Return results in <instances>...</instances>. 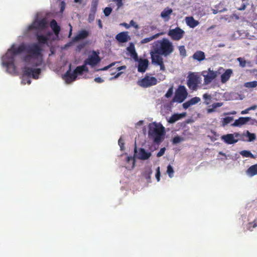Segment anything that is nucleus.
<instances>
[{
	"mask_svg": "<svg viewBox=\"0 0 257 257\" xmlns=\"http://www.w3.org/2000/svg\"><path fill=\"white\" fill-rule=\"evenodd\" d=\"M94 81L96 83H102L104 82V80L100 77H96L94 78Z\"/></svg>",
	"mask_w": 257,
	"mask_h": 257,
	"instance_id": "55",
	"label": "nucleus"
},
{
	"mask_svg": "<svg viewBox=\"0 0 257 257\" xmlns=\"http://www.w3.org/2000/svg\"><path fill=\"white\" fill-rule=\"evenodd\" d=\"M190 101L192 104V105H194L197 103H198L200 101V98L198 97H194L190 99Z\"/></svg>",
	"mask_w": 257,
	"mask_h": 257,
	"instance_id": "41",
	"label": "nucleus"
},
{
	"mask_svg": "<svg viewBox=\"0 0 257 257\" xmlns=\"http://www.w3.org/2000/svg\"><path fill=\"white\" fill-rule=\"evenodd\" d=\"M11 49L16 55L22 52L36 54L38 50V47L36 43L32 44H22L18 47L13 45Z\"/></svg>",
	"mask_w": 257,
	"mask_h": 257,
	"instance_id": "4",
	"label": "nucleus"
},
{
	"mask_svg": "<svg viewBox=\"0 0 257 257\" xmlns=\"http://www.w3.org/2000/svg\"><path fill=\"white\" fill-rule=\"evenodd\" d=\"M128 50L130 51L132 57L135 60H137L138 58V54L136 53V51L135 50V48L134 47L133 48H128Z\"/></svg>",
	"mask_w": 257,
	"mask_h": 257,
	"instance_id": "34",
	"label": "nucleus"
},
{
	"mask_svg": "<svg viewBox=\"0 0 257 257\" xmlns=\"http://www.w3.org/2000/svg\"><path fill=\"white\" fill-rule=\"evenodd\" d=\"M247 134L248 141L251 142L255 139L256 137L254 134L250 133L248 131H247Z\"/></svg>",
	"mask_w": 257,
	"mask_h": 257,
	"instance_id": "43",
	"label": "nucleus"
},
{
	"mask_svg": "<svg viewBox=\"0 0 257 257\" xmlns=\"http://www.w3.org/2000/svg\"><path fill=\"white\" fill-rule=\"evenodd\" d=\"M187 95L188 92L185 87L184 85H180L176 90L173 101L181 103L184 101Z\"/></svg>",
	"mask_w": 257,
	"mask_h": 257,
	"instance_id": "7",
	"label": "nucleus"
},
{
	"mask_svg": "<svg viewBox=\"0 0 257 257\" xmlns=\"http://www.w3.org/2000/svg\"><path fill=\"white\" fill-rule=\"evenodd\" d=\"M247 174L250 176L257 175V164L251 166L246 171Z\"/></svg>",
	"mask_w": 257,
	"mask_h": 257,
	"instance_id": "30",
	"label": "nucleus"
},
{
	"mask_svg": "<svg viewBox=\"0 0 257 257\" xmlns=\"http://www.w3.org/2000/svg\"><path fill=\"white\" fill-rule=\"evenodd\" d=\"M36 46L38 47L37 52L36 54H33L31 53H27L28 54L25 56L23 58V61L27 63H29L30 62L31 59H38L39 57H40V60L38 59L36 63L34 64L33 65L34 66H40L42 63V48L39 45V44H36Z\"/></svg>",
	"mask_w": 257,
	"mask_h": 257,
	"instance_id": "5",
	"label": "nucleus"
},
{
	"mask_svg": "<svg viewBox=\"0 0 257 257\" xmlns=\"http://www.w3.org/2000/svg\"><path fill=\"white\" fill-rule=\"evenodd\" d=\"M186 22L187 25L192 28H195L199 24L198 22L195 20L192 17H186Z\"/></svg>",
	"mask_w": 257,
	"mask_h": 257,
	"instance_id": "27",
	"label": "nucleus"
},
{
	"mask_svg": "<svg viewBox=\"0 0 257 257\" xmlns=\"http://www.w3.org/2000/svg\"><path fill=\"white\" fill-rule=\"evenodd\" d=\"M50 27L56 35H58L60 31V27L57 24L55 20H52L50 22Z\"/></svg>",
	"mask_w": 257,
	"mask_h": 257,
	"instance_id": "26",
	"label": "nucleus"
},
{
	"mask_svg": "<svg viewBox=\"0 0 257 257\" xmlns=\"http://www.w3.org/2000/svg\"><path fill=\"white\" fill-rule=\"evenodd\" d=\"M88 67L84 64L76 67L73 73L71 72V70L69 69L64 75L66 82L69 83L75 80L78 75H82L84 72H88Z\"/></svg>",
	"mask_w": 257,
	"mask_h": 257,
	"instance_id": "3",
	"label": "nucleus"
},
{
	"mask_svg": "<svg viewBox=\"0 0 257 257\" xmlns=\"http://www.w3.org/2000/svg\"><path fill=\"white\" fill-rule=\"evenodd\" d=\"M246 8V5L244 4H243L240 8H238L237 9L239 11L244 10Z\"/></svg>",
	"mask_w": 257,
	"mask_h": 257,
	"instance_id": "59",
	"label": "nucleus"
},
{
	"mask_svg": "<svg viewBox=\"0 0 257 257\" xmlns=\"http://www.w3.org/2000/svg\"><path fill=\"white\" fill-rule=\"evenodd\" d=\"M36 38L40 44H46L48 43V41L49 40L48 37L44 36L43 35H36Z\"/></svg>",
	"mask_w": 257,
	"mask_h": 257,
	"instance_id": "28",
	"label": "nucleus"
},
{
	"mask_svg": "<svg viewBox=\"0 0 257 257\" xmlns=\"http://www.w3.org/2000/svg\"><path fill=\"white\" fill-rule=\"evenodd\" d=\"M135 166V159L132 156H127L126 159L125 167L128 170L133 169Z\"/></svg>",
	"mask_w": 257,
	"mask_h": 257,
	"instance_id": "23",
	"label": "nucleus"
},
{
	"mask_svg": "<svg viewBox=\"0 0 257 257\" xmlns=\"http://www.w3.org/2000/svg\"><path fill=\"white\" fill-rule=\"evenodd\" d=\"M233 73L232 70L228 69L221 75V82L222 83H225L229 80Z\"/></svg>",
	"mask_w": 257,
	"mask_h": 257,
	"instance_id": "19",
	"label": "nucleus"
},
{
	"mask_svg": "<svg viewBox=\"0 0 257 257\" xmlns=\"http://www.w3.org/2000/svg\"><path fill=\"white\" fill-rule=\"evenodd\" d=\"M221 139L224 142L228 144H233L237 142L233 134H230L224 135L221 137Z\"/></svg>",
	"mask_w": 257,
	"mask_h": 257,
	"instance_id": "20",
	"label": "nucleus"
},
{
	"mask_svg": "<svg viewBox=\"0 0 257 257\" xmlns=\"http://www.w3.org/2000/svg\"><path fill=\"white\" fill-rule=\"evenodd\" d=\"M157 65H159L160 66V69L164 71L165 70V65L164 64L163 61L159 62V63L157 64Z\"/></svg>",
	"mask_w": 257,
	"mask_h": 257,
	"instance_id": "53",
	"label": "nucleus"
},
{
	"mask_svg": "<svg viewBox=\"0 0 257 257\" xmlns=\"http://www.w3.org/2000/svg\"><path fill=\"white\" fill-rule=\"evenodd\" d=\"M128 32H122L118 33L115 36V39L119 43H125L130 40Z\"/></svg>",
	"mask_w": 257,
	"mask_h": 257,
	"instance_id": "17",
	"label": "nucleus"
},
{
	"mask_svg": "<svg viewBox=\"0 0 257 257\" xmlns=\"http://www.w3.org/2000/svg\"><path fill=\"white\" fill-rule=\"evenodd\" d=\"M69 26L70 27V30H69V36H68V37H70V36L72 35V26H71V25L70 24H69Z\"/></svg>",
	"mask_w": 257,
	"mask_h": 257,
	"instance_id": "60",
	"label": "nucleus"
},
{
	"mask_svg": "<svg viewBox=\"0 0 257 257\" xmlns=\"http://www.w3.org/2000/svg\"><path fill=\"white\" fill-rule=\"evenodd\" d=\"M222 105V103L221 102H216L214 103L212 105V107H213V108L215 109L217 107H220Z\"/></svg>",
	"mask_w": 257,
	"mask_h": 257,
	"instance_id": "51",
	"label": "nucleus"
},
{
	"mask_svg": "<svg viewBox=\"0 0 257 257\" xmlns=\"http://www.w3.org/2000/svg\"><path fill=\"white\" fill-rule=\"evenodd\" d=\"M251 118L249 117H240L234 121L232 125L234 126H239L245 124Z\"/></svg>",
	"mask_w": 257,
	"mask_h": 257,
	"instance_id": "22",
	"label": "nucleus"
},
{
	"mask_svg": "<svg viewBox=\"0 0 257 257\" xmlns=\"http://www.w3.org/2000/svg\"><path fill=\"white\" fill-rule=\"evenodd\" d=\"M244 86L248 88H253L257 86V81L247 82L244 83Z\"/></svg>",
	"mask_w": 257,
	"mask_h": 257,
	"instance_id": "33",
	"label": "nucleus"
},
{
	"mask_svg": "<svg viewBox=\"0 0 257 257\" xmlns=\"http://www.w3.org/2000/svg\"><path fill=\"white\" fill-rule=\"evenodd\" d=\"M237 60L239 63V65L241 67H244L246 65V61L241 57H239L237 59Z\"/></svg>",
	"mask_w": 257,
	"mask_h": 257,
	"instance_id": "40",
	"label": "nucleus"
},
{
	"mask_svg": "<svg viewBox=\"0 0 257 257\" xmlns=\"http://www.w3.org/2000/svg\"><path fill=\"white\" fill-rule=\"evenodd\" d=\"M233 117H232V116L225 117V118H223V120L222 122L223 124L224 125L230 123L233 120Z\"/></svg>",
	"mask_w": 257,
	"mask_h": 257,
	"instance_id": "38",
	"label": "nucleus"
},
{
	"mask_svg": "<svg viewBox=\"0 0 257 257\" xmlns=\"http://www.w3.org/2000/svg\"><path fill=\"white\" fill-rule=\"evenodd\" d=\"M163 33H157V34H155V35H153V36H152L151 37L144 38V39H143V40H141V43L142 44H146V43H149L150 41H152L153 40L157 38L160 35H163Z\"/></svg>",
	"mask_w": 257,
	"mask_h": 257,
	"instance_id": "31",
	"label": "nucleus"
},
{
	"mask_svg": "<svg viewBox=\"0 0 257 257\" xmlns=\"http://www.w3.org/2000/svg\"><path fill=\"white\" fill-rule=\"evenodd\" d=\"M165 150H166L165 148H161L160 149V150L159 151V152L158 153L157 156L159 157L163 156L165 153Z\"/></svg>",
	"mask_w": 257,
	"mask_h": 257,
	"instance_id": "49",
	"label": "nucleus"
},
{
	"mask_svg": "<svg viewBox=\"0 0 257 257\" xmlns=\"http://www.w3.org/2000/svg\"><path fill=\"white\" fill-rule=\"evenodd\" d=\"M40 68H31L25 67L23 70V75L28 77H32L33 78L37 79L39 78V75L41 73Z\"/></svg>",
	"mask_w": 257,
	"mask_h": 257,
	"instance_id": "14",
	"label": "nucleus"
},
{
	"mask_svg": "<svg viewBox=\"0 0 257 257\" xmlns=\"http://www.w3.org/2000/svg\"><path fill=\"white\" fill-rule=\"evenodd\" d=\"M173 11L172 9L168 7L164 9L161 13V17L165 19L166 21H168L170 19V15L172 14Z\"/></svg>",
	"mask_w": 257,
	"mask_h": 257,
	"instance_id": "25",
	"label": "nucleus"
},
{
	"mask_svg": "<svg viewBox=\"0 0 257 257\" xmlns=\"http://www.w3.org/2000/svg\"><path fill=\"white\" fill-rule=\"evenodd\" d=\"M248 227L250 228L251 227H252V228H254L256 226H257V219H255L253 220V222H249L248 223Z\"/></svg>",
	"mask_w": 257,
	"mask_h": 257,
	"instance_id": "47",
	"label": "nucleus"
},
{
	"mask_svg": "<svg viewBox=\"0 0 257 257\" xmlns=\"http://www.w3.org/2000/svg\"><path fill=\"white\" fill-rule=\"evenodd\" d=\"M130 24V25L134 27L136 29H138L139 28L138 25L133 20H131Z\"/></svg>",
	"mask_w": 257,
	"mask_h": 257,
	"instance_id": "54",
	"label": "nucleus"
},
{
	"mask_svg": "<svg viewBox=\"0 0 257 257\" xmlns=\"http://www.w3.org/2000/svg\"><path fill=\"white\" fill-rule=\"evenodd\" d=\"M100 61V59L99 56L95 53L92 55L89 56L88 58L84 61V64L86 66L89 65L91 67H93L97 65Z\"/></svg>",
	"mask_w": 257,
	"mask_h": 257,
	"instance_id": "16",
	"label": "nucleus"
},
{
	"mask_svg": "<svg viewBox=\"0 0 257 257\" xmlns=\"http://www.w3.org/2000/svg\"><path fill=\"white\" fill-rule=\"evenodd\" d=\"M15 54L11 50V49L8 50L5 56H3V64L8 68H12L15 69Z\"/></svg>",
	"mask_w": 257,
	"mask_h": 257,
	"instance_id": "6",
	"label": "nucleus"
},
{
	"mask_svg": "<svg viewBox=\"0 0 257 257\" xmlns=\"http://www.w3.org/2000/svg\"><path fill=\"white\" fill-rule=\"evenodd\" d=\"M151 58L152 60V63L153 64H157L159 62L163 61V59L162 57L163 56L162 53L154 46L152 45V50L150 52Z\"/></svg>",
	"mask_w": 257,
	"mask_h": 257,
	"instance_id": "13",
	"label": "nucleus"
},
{
	"mask_svg": "<svg viewBox=\"0 0 257 257\" xmlns=\"http://www.w3.org/2000/svg\"><path fill=\"white\" fill-rule=\"evenodd\" d=\"M167 173L170 178H172L174 175V170L171 165H169L167 167Z\"/></svg>",
	"mask_w": 257,
	"mask_h": 257,
	"instance_id": "37",
	"label": "nucleus"
},
{
	"mask_svg": "<svg viewBox=\"0 0 257 257\" xmlns=\"http://www.w3.org/2000/svg\"><path fill=\"white\" fill-rule=\"evenodd\" d=\"M61 11H63L64 8H65V3L64 2H61Z\"/></svg>",
	"mask_w": 257,
	"mask_h": 257,
	"instance_id": "64",
	"label": "nucleus"
},
{
	"mask_svg": "<svg viewBox=\"0 0 257 257\" xmlns=\"http://www.w3.org/2000/svg\"><path fill=\"white\" fill-rule=\"evenodd\" d=\"M148 136L155 143L159 145L165 139L166 130L160 123L153 122L148 125Z\"/></svg>",
	"mask_w": 257,
	"mask_h": 257,
	"instance_id": "1",
	"label": "nucleus"
},
{
	"mask_svg": "<svg viewBox=\"0 0 257 257\" xmlns=\"http://www.w3.org/2000/svg\"><path fill=\"white\" fill-rule=\"evenodd\" d=\"M112 1L116 3L118 9L123 5L122 0H112Z\"/></svg>",
	"mask_w": 257,
	"mask_h": 257,
	"instance_id": "46",
	"label": "nucleus"
},
{
	"mask_svg": "<svg viewBox=\"0 0 257 257\" xmlns=\"http://www.w3.org/2000/svg\"><path fill=\"white\" fill-rule=\"evenodd\" d=\"M125 68H126L125 66H119V67H117V71H120L122 69H125Z\"/></svg>",
	"mask_w": 257,
	"mask_h": 257,
	"instance_id": "62",
	"label": "nucleus"
},
{
	"mask_svg": "<svg viewBox=\"0 0 257 257\" xmlns=\"http://www.w3.org/2000/svg\"><path fill=\"white\" fill-rule=\"evenodd\" d=\"M200 83V78L197 75L192 73L188 76L187 85L190 90L192 91L196 90Z\"/></svg>",
	"mask_w": 257,
	"mask_h": 257,
	"instance_id": "8",
	"label": "nucleus"
},
{
	"mask_svg": "<svg viewBox=\"0 0 257 257\" xmlns=\"http://www.w3.org/2000/svg\"><path fill=\"white\" fill-rule=\"evenodd\" d=\"M89 36V32L85 30H82L78 32L76 36H75L73 39V42H78L79 40L84 39Z\"/></svg>",
	"mask_w": 257,
	"mask_h": 257,
	"instance_id": "18",
	"label": "nucleus"
},
{
	"mask_svg": "<svg viewBox=\"0 0 257 257\" xmlns=\"http://www.w3.org/2000/svg\"><path fill=\"white\" fill-rule=\"evenodd\" d=\"M249 111V108H247L245 109V110L241 111V114H246Z\"/></svg>",
	"mask_w": 257,
	"mask_h": 257,
	"instance_id": "61",
	"label": "nucleus"
},
{
	"mask_svg": "<svg viewBox=\"0 0 257 257\" xmlns=\"http://www.w3.org/2000/svg\"><path fill=\"white\" fill-rule=\"evenodd\" d=\"M185 32L180 27H176L175 29H170L168 35L174 41H179L184 36Z\"/></svg>",
	"mask_w": 257,
	"mask_h": 257,
	"instance_id": "10",
	"label": "nucleus"
},
{
	"mask_svg": "<svg viewBox=\"0 0 257 257\" xmlns=\"http://www.w3.org/2000/svg\"><path fill=\"white\" fill-rule=\"evenodd\" d=\"M204 77V83L205 85L210 84L217 76V72L211 70L210 68L207 71H203L201 73Z\"/></svg>",
	"mask_w": 257,
	"mask_h": 257,
	"instance_id": "9",
	"label": "nucleus"
},
{
	"mask_svg": "<svg viewBox=\"0 0 257 257\" xmlns=\"http://www.w3.org/2000/svg\"><path fill=\"white\" fill-rule=\"evenodd\" d=\"M134 152L135 157L140 160H147L151 156V153L150 152L146 151L144 149L141 148L138 151L137 146H135Z\"/></svg>",
	"mask_w": 257,
	"mask_h": 257,
	"instance_id": "15",
	"label": "nucleus"
},
{
	"mask_svg": "<svg viewBox=\"0 0 257 257\" xmlns=\"http://www.w3.org/2000/svg\"><path fill=\"white\" fill-rule=\"evenodd\" d=\"M160 175H161V173H160V167H158L156 169V178L158 182H159L160 180Z\"/></svg>",
	"mask_w": 257,
	"mask_h": 257,
	"instance_id": "45",
	"label": "nucleus"
},
{
	"mask_svg": "<svg viewBox=\"0 0 257 257\" xmlns=\"http://www.w3.org/2000/svg\"><path fill=\"white\" fill-rule=\"evenodd\" d=\"M152 174V171L151 168L150 167H148L146 168L143 175L147 180H150Z\"/></svg>",
	"mask_w": 257,
	"mask_h": 257,
	"instance_id": "32",
	"label": "nucleus"
},
{
	"mask_svg": "<svg viewBox=\"0 0 257 257\" xmlns=\"http://www.w3.org/2000/svg\"><path fill=\"white\" fill-rule=\"evenodd\" d=\"M183 141V138L180 136H176L173 139V143L174 144H178Z\"/></svg>",
	"mask_w": 257,
	"mask_h": 257,
	"instance_id": "39",
	"label": "nucleus"
},
{
	"mask_svg": "<svg viewBox=\"0 0 257 257\" xmlns=\"http://www.w3.org/2000/svg\"><path fill=\"white\" fill-rule=\"evenodd\" d=\"M157 83L158 80L155 77H150L149 76H146L140 81H138L139 85L144 88L155 85L157 84Z\"/></svg>",
	"mask_w": 257,
	"mask_h": 257,
	"instance_id": "12",
	"label": "nucleus"
},
{
	"mask_svg": "<svg viewBox=\"0 0 257 257\" xmlns=\"http://www.w3.org/2000/svg\"><path fill=\"white\" fill-rule=\"evenodd\" d=\"M203 98L205 100H209V101H210L211 100V96L210 95H209V94H208L207 93H205V94H203Z\"/></svg>",
	"mask_w": 257,
	"mask_h": 257,
	"instance_id": "52",
	"label": "nucleus"
},
{
	"mask_svg": "<svg viewBox=\"0 0 257 257\" xmlns=\"http://www.w3.org/2000/svg\"><path fill=\"white\" fill-rule=\"evenodd\" d=\"M84 46H85L84 44H80L77 46V50L80 51L82 48H83Z\"/></svg>",
	"mask_w": 257,
	"mask_h": 257,
	"instance_id": "57",
	"label": "nucleus"
},
{
	"mask_svg": "<svg viewBox=\"0 0 257 257\" xmlns=\"http://www.w3.org/2000/svg\"><path fill=\"white\" fill-rule=\"evenodd\" d=\"M178 49L179 51L180 54L183 57H185L186 56V50L184 46H180L178 47Z\"/></svg>",
	"mask_w": 257,
	"mask_h": 257,
	"instance_id": "35",
	"label": "nucleus"
},
{
	"mask_svg": "<svg viewBox=\"0 0 257 257\" xmlns=\"http://www.w3.org/2000/svg\"><path fill=\"white\" fill-rule=\"evenodd\" d=\"M185 115L184 114H173L168 120V122L170 123H173L180 119L183 116Z\"/></svg>",
	"mask_w": 257,
	"mask_h": 257,
	"instance_id": "29",
	"label": "nucleus"
},
{
	"mask_svg": "<svg viewBox=\"0 0 257 257\" xmlns=\"http://www.w3.org/2000/svg\"><path fill=\"white\" fill-rule=\"evenodd\" d=\"M192 105L190 100H188L183 104V107L184 109H187Z\"/></svg>",
	"mask_w": 257,
	"mask_h": 257,
	"instance_id": "48",
	"label": "nucleus"
},
{
	"mask_svg": "<svg viewBox=\"0 0 257 257\" xmlns=\"http://www.w3.org/2000/svg\"><path fill=\"white\" fill-rule=\"evenodd\" d=\"M122 73V72H121L117 73L114 76L111 77L110 78V80H112V79H116V78H118Z\"/></svg>",
	"mask_w": 257,
	"mask_h": 257,
	"instance_id": "58",
	"label": "nucleus"
},
{
	"mask_svg": "<svg viewBox=\"0 0 257 257\" xmlns=\"http://www.w3.org/2000/svg\"><path fill=\"white\" fill-rule=\"evenodd\" d=\"M153 45L165 57L170 55L174 50L173 43L167 38L156 41Z\"/></svg>",
	"mask_w": 257,
	"mask_h": 257,
	"instance_id": "2",
	"label": "nucleus"
},
{
	"mask_svg": "<svg viewBox=\"0 0 257 257\" xmlns=\"http://www.w3.org/2000/svg\"><path fill=\"white\" fill-rule=\"evenodd\" d=\"M116 63V62H114V63H111L110 64L101 68V69H100L99 70H101V71H104V70H107L108 68L111 67L112 66H114L115 65V64Z\"/></svg>",
	"mask_w": 257,
	"mask_h": 257,
	"instance_id": "50",
	"label": "nucleus"
},
{
	"mask_svg": "<svg viewBox=\"0 0 257 257\" xmlns=\"http://www.w3.org/2000/svg\"><path fill=\"white\" fill-rule=\"evenodd\" d=\"M47 22L45 19H42L39 20H35L32 24L28 27V31L33 30H43L46 28Z\"/></svg>",
	"mask_w": 257,
	"mask_h": 257,
	"instance_id": "11",
	"label": "nucleus"
},
{
	"mask_svg": "<svg viewBox=\"0 0 257 257\" xmlns=\"http://www.w3.org/2000/svg\"><path fill=\"white\" fill-rule=\"evenodd\" d=\"M148 66V61L147 59L141 60L139 63L138 70L140 72H144Z\"/></svg>",
	"mask_w": 257,
	"mask_h": 257,
	"instance_id": "24",
	"label": "nucleus"
},
{
	"mask_svg": "<svg viewBox=\"0 0 257 257\" xmlns=\"http://www.w3.org/2000/svg\"><path fill=\"white\" fill-rule=\"evenodd\" d=\"M257 107V106L256 105H252L249 107H248L249 108V110H255Z\"/></svg>",
	"mask_w": 257,
	"mask_h": 257,
	"instance_id": "63",
	"label": "nucleus"
},
{
	"mask_svg": "<svg viewBox=\"0 0 257 257\" xmlns=\"http://www.w3.org/2000/svg\"><path fill=\"white\" fill-rule=\"evenodd\" d=\"M192 57L195 60L201 62L205 59V54L204 52L198 50L194 53Z\"/></svg>",
	"mask_w": 257,
	"mask_h": 257,
	"instance_id": "21",
	"label": "nucleus"
},
{
	"mask_svg": "<svg viewBox=\"0 0 257 257\" xmlns=\"http://www.w3.org/2000/svg\"><path fill=\"white\" fill-rule=\"evenodd\" d=\"M240 154L242 156L245 157H250V158H254L253 155L249 151H246V150L242 151L240 152Z\"/></svg>",
	"mask_w": 257,
	"mask_h": 257,
	"instance_id": "36",
	"label": "nucleus"
},
{
	"mask_svg": "<svg viewBox=\"0 0 257 257\" xmlns=\"http://www.w3.org/2000/svg\"><path fill=\"white\" fill-rule=\"evenodd\" d=\"M172 94H173V87H171L167 91V93L165 94V97L166 98H169L172 95Z\"/></svg>",
	"mask_w": 257,
	"mask_h": 257,
	"instance_id": "44",
	"label": "nucleus"
},
{
	"mask_svg": "<svg viewBox=\"0 0 257 257\" xmlns=\"http://www.w3.org/2000/svg\"><path fill=\"white\" fill-rule=\"evenodd\" d=\"M124 140L123 139L122 137H121L118 141V145H124Z\"/></svg>",
	"mask_w": 257,
	"mask_h": 257,
	"instance_id": "56",
	"label": "nucleus"
},
{
	"mask_svg": "<svg viewBox=\"0 0 257 257\" xmlns=\"http://www.w3.org/2000/svg\"><path fill=\"white\" fill-rule=\"evenodd\" d=\"M111 12L112 9L110 7H106L103 10L104 14L106 17L109 16Z\"/></svg>",
	"mask_w": 257,
	"mask_h": 257,
	"instance_id": "42",
	"label": "nucleus"
}]
</instances>
